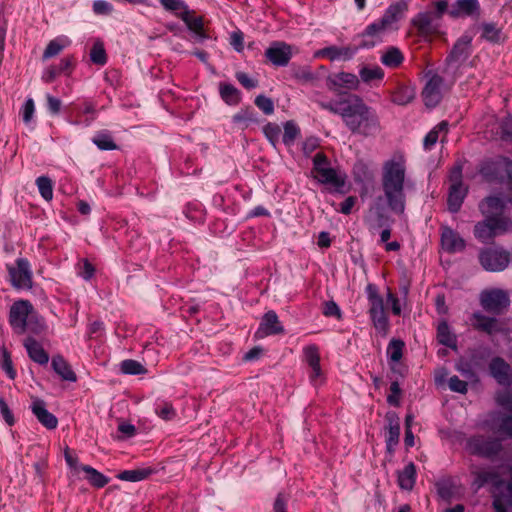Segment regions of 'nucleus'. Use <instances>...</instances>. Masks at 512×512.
Wrapping results in <instances>:
<instances>
[{
  "mask_svg": "<svg viewBox=\"0 0 512 512\" xmlns=\"http://www.w3.org/2000/svg\"><path fill=\"white\" fill-rule=\"evenodd\" d=\"M480 302L484 310L499 314L509 306L510 299L506 291L493 288L480 294Z\"/></svg>",
  "mask_w": 512,
  "mask_h": 512,
  "instance_id": "9b49d317",
  "label": "nucleus"
},
{
  "mask_svg": "<svg viewBox=\"0 0 512 512\" xmlns=\"http://www.w3.org/2000/svg\"><path fill=\"white\" fill-rule=\"evenodd\" d=\"M36 185L38 187L40 195L46 200L50 201L53 198V184L50 178L46 176H40L36 179Z\"/></svg>",
  "mask_w": 512,
  "mask_h": 512,
  "instance_id": "8fccbe9b",
  "label": "nucleus"
},
{
  "mask_svg": "<svg viewBox=\"0 0 512 512\" xmlns=\"http://www.w3.org/2000/svg\"><path fill=\"white\" fill-rule=\"evenodd\" d=\"M289 501L288 495L285 493H279L274 501L273 510L274 512H287L286 507Z\"/></svg>",
  "mask_w": 512,
  "mask_h": 512,
  "instance_id": "774afa93",
  "label": "nucleus"
},
{
  "mask_svg": "<svg viewBox=\"0 0 512 512\" xmlns=\"http://www.w3.org/2000/svg\"><path fill=\"white\" fill-rule=\"evenodd\" d=\"M489 371L499 385L508 387L512 384V367L504 359L493 358L489 364Z\"/></svg>",
  "mask_w": 512,
  "mask_h": 512,
  "instance_id": "6ab92c4d",
  "label": "nucleus"
},
{
  "mask_svg": "<svg viewBox=\"0 0 512 512\" xmlns=\"http://www.w3.org/2000/svg\"><path fill=\"white\" fill-rule=\"evenodd\" d=\"M71 43L72 41L68 36H57L56 38L49 41V43L47 44L43 52V59L46 60L54 56H57L63 49L69 47Z\"/></svg>",
  "mask_w": 512,
  "mask_h": 512,
  "instance_id": "7c9ffc66",
  "label": "nucleus"
},
{
  "mask_svg": "<svg viewBox=\"0 0 512 512\" xmlns=\"http://www.w3.org/2000/svg\"><path fill=\"white\" fill-rule=\"evenodd\" d=\"M303 357L309 367L320 363L319 349L315 344H310L303 348Z\"/></svg>",
  "mask_w": 512,
  "mask_h": 512,
  "instance_id": "603ef678",
  "label": "nucleus"
},
{
  "mask_svg": "<svg viewBox=\"0 0 512 512\" xmlns=\"http://www.w3.org/2000/svg\"><path fill=\"white\" fill-rule=\"evenodd\" d=\"M353 176L356 182L363 183L371 177V174L366 164L357 162L353 167Z\"/></svg>",
  "mask_w": 512,
  "mask_h": 512,
  "instance_id": "4d7b16f0",
  "label": "nucleus"
},
{
  "mask_svg": "<svg viewBox=\"0 0 512 512\" xmlns=\"http://www.w3.org/2000/svg\"><path fill=\"white\" fill-rule=\"evenodd\" d=\"M343 121L353 133L362 135L373 133L379 126L376 113L356 95L349 96V104Z\"/></svg>",
  "mask_w": 512,
  "mask_h": 512,
  "instance_id": "7ed1b4c3",
  "label": "nucleus"
},
{
  "mask_svg": "<svg viewBox=\"0 0 512 512\" xmlns=\"http://www.w3.org/2000/svg\"><path fill=\"white\" fill-rule=\"evenodd\" d=\"M470 472L474 477L471 485L475 490L486 484H498V476L490 469L472 466Z\"/></svg>",
  "mask_w": 512,
  "mask_h": 512,
  "instance_id": "bb28decb",
  "label": "nucleus"
},
{
  "mask_svg": "<svg viewBox=\"0 0 512 512\" xmlns=\"http://www.w3.org/2000/svg\"><path fill=\"white\" fill-rule=\"evenodd\" d=\"M428 81L422 91V98L425 105L433 108L442 99L443 79L437 74H427Z\"/></svg>",
  "mask_w": 512,
  "mask_h": 512,
  "instance_id": "2eb2a0df",
  "label": "nucleus"
},
{
  "mask_svg": "<svg viewBox=\"0 0 512 512\" xmlns=\"http://www.w3.org/2000/svg\"><path fill=\"white\" fill-rule=\"evenodd\" d=\"M300 135V128L294 121L284 123L283 143L290 147Z\"/></svg>",
  "mask_w": 512,
  "mask_h": 512,
  "instance_id": "a18cd8bd",
  "label": "nucleus"
},
{
  "mask_svg": "<svg viewBox=\"0 0 512 512\" xmlns=\"http://www.w3.org/2000/svg\"><path fill=\"white\" fill-rule=\"evenodd\" d=\"M453 484L450 480H443L437 483V492L443 499L451 498L453 494Z\"/></svg>",
  "mask_w": 512,
  "mask_h": 512,
  "instance_id": "0e129e2a",
  "label": "nucleus"
},
{
  "mask_svg": "<svg viewBox=\"0 0 512 512\" xmlns=\"http://www.w3.org/2000/svg\"><path fill=\"white\" fill-rule=\"evenodd\" d=\"M31 409L35 417L44 427L47 429H55L57 427V418L46 409V404L43 400H33Z\"/></svg>",
  "mask_w": 512,
  "mask_h": 512,
  "instance_id": "a878e982",
  "label": "nucleus"
},
{
  "mask_svg": "<svg viewBox=\"0 0 512 512\" xmlns=\"http://www.w3.org/2000/svg\"><path fill=\"white\" fill-rule=\"evenodd\" d=\"M295 51V47L286 42L274 41L265 50V57L274 66L285 67L288 65Z\"/></svg>",
  "mask_w": 512,
  "mask_h": 512,
  "instance_id": "f8f14e48",
  "label": "nucleus"
},
{
  "mask_svg": "<svg viewBox=\"0 0 512 512\" xmlns=\"http://www.w3.org/2000/svg\"><path fill=\"white\" fill-rule=\"evenodd\" d=\"M92 141L100 150L116 149V144L114 143L112 137L106 132L97 133L93 137Z\"/></svg>",
  "mask_w": 512,
  "mask_h": 512,
  "instance_id": "3c124183",
  "label": "nucleus"
},
{
  "mask_svg": "<svg viewBox=\"0 0 512 512\" xmlns=\"http://www.w3.org/2000/svg\"><path fill=\"white\" fill-rule=\"evenodd\" d=\"M481 266L489 272L503 271L510 262L509 253L502 248H486L479 254Z\"/></svg>",
  "mask_w": 512,
  "mask_h": 512,
  "instance_id": "9d476101",
  "label": "nucleus"
},
{
  "mask_svg": "<svg viewBox=\"0 0 512 512\" xmlns=\"http://www.w3.org/2000/svg\"><path fill=\"white\" fill-rule=\"evenodd\" d=\"M453 18L478 17L480 15V4L478 0H456L448 10Z\"/></svg>",
  "mask_w": 512,
  "mask_h": 512,
  "instance_id": "b1692460",
  "label": "nucleus"
},
{
  "mask_svg": "<svg viewBox=\"0 0 512 512\" xmlns=\"http://www.w3.org/2000/svg\"><path fill=\"white\" fill-rule=\"evenodd\" d=\"M470 53L471 38L467 35H464L454 44L453 49L447 58V62L449 65H452L453 63L460 64L469 57Z\"/></svg>",
  "mask_w": 512,
  "mask_h": 512,
  "instance_id": "393cba45",
  "label": "nucleus"
},
{
  "mask_svg": "<svg viewBox=\"0 0 512 512\" xmlns=\"http://www.w3.org/2000/svg\"><path fill=\"white\" fill-rule=\"evenodd\" d=\"M24 347L28 356L39 365H46L49 362V355L42 345L33 337H28L24 341Z\"/></svg>",
  "mask_w": 512,
  "mask_h": 512,
  "instance_id": "cd10ccee",
  "label": "nucleus"
},
{
  "mask_svg": "<svg viewBox=\"0 0 512 512\" xmlns=\"http://www.w3.org/2000/svg\"><path fill=\"white\" fill-rule=\"evenodd\" d=\"M359 46H328L321 49L317 55L330 61H348L357 53Z\"/></svg>",
  "mask_w": 512,
  "mask_h": 512,
  "instance_id": "4be33fe9",
  "label": "nucleus"
},
{
  "mask_svg": "<svg viewBox=\"0 0 512 512\" xmlns=\"http://www.w3.org/2000/svg\"><path fill=\"white\" fill-rule=\"evenodd\" d=\"M463 164L462 160H457L449 173L451 185L448 194V209L453 213L459 211L468 192V188L462 182Z\"/></svg>",
  "mask_w": 512,
  "mask_h": 512,
  "instance_id": "423d86ee",
  "label": "nucleus"
},
{
  "mask_svg": "<svg viewBox=\"0 0 512 512\" xmlns=\"http://www.w3.org/2000/svg\"><path fill=\"white\" fill-rule=\"evenodd\" d=\"M284 333V327L275 311L270 310L264 314L256 331V336L263 338L269 335H277Z\"/></svg>",
  "mask_w": 512,
  "mask_h": 512,
  "instance_id": "412c9836",
  "label": "nucleus"
},
{
  "mask_svg": "<svg viewBox=\"0 0 512 512\" xmlns=\"http://www.w3.org/2000/svg\"><path fill=\"white\" fill-rule=\"evenodd\" d=\"M0 414L3 420L9 425L12 426L15 423V419L12 411L10 410L8 404L4 400L3 397H0Z\"/></svg>",
  "mask_w": 512,
  "mask_h": 512,
  "instance_id": "69168bd1",
  "label": "nucleus"
},
{
  "mask_svg": "<svg viewBox=\"0 0 512 512\" xmlns=\"http://www.w3.org/2000/svg\"><path fill=\"white\" fill-rule=\"evenodd\" d=\"M367 299L369 301V315L375 329L385 335L389 329V320L384 308V300L373 284L366 287Z\"/></svg>",
  "mask_w": 512,
  "mask_h": 512,
  "instance_id": "39448f33",
  "label": "nucleus"
},
{
  "mask_svg": "<svg viewBox=\"0 0 512 512\" xmlns=\"http://www.w3.org/2000/svg\"><path fill=\"white\" fill-rule=\"evenodd\" d=\"M408 9V5L405 1L400 0L392 3L384 12L380 20L389 31L397 29V23L403 18L405 12Z\"/></svg>",
  "mask_w": 512,
  "mask_h": 512,
  "instance_id": "5701e85b",
  "label": "nucleus"
},
{
  "mask_svg": "<svg viewBox=\"0 0 512 512\" xmlns=\"http://www.w3.org/2000/svg\"><path fill=\"white\" fill-rule=\"evenodd\" d=\"M441 246L448 253H458L465 249L466 242L458 232L443 225L441 226Z\"/></svg>",
  "mask_w": 512,
  "mask_h": 512,
  "instance_id": "a211bd4d",
  "label": "nucleus"
},
{
  "mask_svg": "<svg viewBox=\"0 0 512 512\" xmlns=\"http://www.w3.org/2000/svg\"><path fill=\"white\" fill-rule=\"evenodd\" d=\"M480 426L502 437H512V416L501 412H492Z\"/></svg>",
  "mask_w": 512,
  "mask_h": 512,
  "instance_id": "ddd939ff",
  "label": "nucleus"
},
{
  "mask_svg": "<svg viewBox=\"0 0 512 512\" xmlns=\"http://www.w3.org/2000/svg\"><path fill=\"white\" fill-rule=\"evenodd\" d=\"M232 121L234 124L238 125L241 129H245L248 127L251 123H256L257 118L254 110L250 107L241 109L239 112H237L233 118Z\"/></svg>",
  "mask_w": 512,
  "mask_h": 512,
  "instance_id": "58836bf2",
  "label": "nucleus"
},
{
  "mask_svg": "<svg viewBox=\"0 0 512 512\" xmlns=\"http://www.w3.org/2000/svg\"><path fill=\"white\" fill-rule=\"evenodd\" d=\"M437 339L441 344L449 348H456V336L452 333L449 325L446 322H441L438 325Z\"/></svg>",
  "mask_w": 512,
  "mask_h": 512,
  "instance_id": "c9c22d12",
  "label": "nucleus"
},
{
  "mask_svg": "<svg viewBox=\"0 0 512 512\" xmlns=\"http://www.w3.org/2000/svg\"><path fill=\"white\" fill-rule=\"evenodd\" d=\"M404 60L402 52L397 47L388 48L381 56V62L387 67H398Z\"/></svg>",
  "mask_w": 512,
  "mask_h": 512,
  "instance_id": "4c0bfd02",
  "label": "nucleus"
},
{
  "mask_svg": "<svg viewBox=\"0 0 512 512\" xmlns=\"http://www.w3.org/2000/svg\"><path fill=\"white\" fill-rule=\"evenodd\" d=\"M219 94L221 99L230 106H236L241 101L240 91L229 83L219 84Z\"/></svg>",
  "mask_w": 512,
  "mask_h": 512,
  "instance_id": "473e14b6",
  "label": "nucleus"
},
{
  "mask_svg": "<svg viewBox=\"0 0 512 512\" xmlns=\"http://www.w3.org/2000/svg\"><path fill=\"white\" fill-rule=\"evenodd\" d=\"M154 412L158 417L165 421L172 420L176 417V410L173 405L165 400H157L155 402Z\"/></svg>",
  "mask_w": 512,
  "mask_h": 512,
  "instance_id": "a19ab883",
  "label": "nucleus"
},
{
  "mask_svg": "<svg viewBox=\"0 0 512 512\" xmlns=\"http://www.w3.org/2000/svg\"><path fill=\"white\" fill-rule=\"evenodd\" d=\"M501 170H503L506 173L507 178L509 180V184L511 185V196L504 197L502 195H496V197H502L505 200H508L512 198V161L506 157H501L496 162L486 163L481 168L480 172L486 179L490 180L493 178H498V176H500V178H503V175H500Z\"/></svg>",
  "mask_w": 512,
  "mask_h": 512,
  "instance_id": "4468645a",
  "label": "nucleus"
},
{
  "mask_svg": "<svg viewBox=\"0 0 512 512\" xmlns=\"http://www.w3.org/2000/svg\"><path fill=\"white\" fill-rule=\"evenodd\" d=\"M35 113V104L32 98L26 99L24 102L22 108H21V115L22 119L25 124H29L34 116Z\"/></svg>",
  "mask_w": 512,
  "mask_h": 512,
  "instance_id": "bf43d9fd",
  "label": "nucleus"
},
{
  "mask_svg": "<svg viewBox=\"0 0 512 512\" xmlns=\"http://www.w3.org/2000/svg\"><path fill=\"white\" fill-rule=\"evenodd\" d=\"M404 342L399 339H392L387 346V357L390 364L398 363L403 355Z\"/></svg>",
  "mask_w": 512,
  "mask_h": 512,
  "instance_id": "79ce46f5",
  "label": "nucleus"
},
{
  "mask_svg": "<svg viewBox=\"0 0 512 512\" xmlns=\"http://www.w3.org/2000/svg\"><path fill=\"white\" fill-rule=\"evenodd\" d=\"M479 209L485 220L478 222L474 227V236L482 243H488L495 236L512 232V220L504 216L512 210V198L505 200L502 197L489 196L483 200Z\"/></svg>",
  "mask_w": 512,
  "mask_h": 512,
  "instance_id": "f257e3e1",
  "label": "nucleus"
},
{
  "mask_svg": "<svg viewBox=\"0 0 512 512\" xmlns=\"http://www.w3.org/2000/svg\"><path fill=\"white\" fill-rule=\"evenodd\" d=\"M415 480L416 468L415 465L410 462L398 473V484L401 489L411 490L415 484Z\"/></svg>",
  "mask_w": 512,
  "mask_h": 512,
  "instance_id": "f704fd0d",
  "label": "nucleus"
},
{
  "mask_svg": "<svg viewBox=\"0 0 512 512\" xmlns=\"http://www.w3.org/2000/svg\"><path fill=\"white\" fill-rule=\"evenodd\" d=\"M152 472L151 468L124 470L118 475V478L122 481L138 482L146 479Z\"/></svg>",
  "mask_w": 512,
  "mask_h": 512,
  "instance_id": "ea45409f",
  "label": "nucleus"
},
{
  "mask_svg": "<svg viewBox=\"0 0 512 512\" xmlns=\"http://www.w3.org/2000/svg\"><path fill=\"white\" fill-rule=\"evenodd\" d=\"M349 104V97L336 102L322 103V107L334 114H338L344 119V115Z\"/></svg>",
  "mask_w": 512,
  "mask_h": 512,
  "instance_id": "864d4df0",
  "label": "nucleus"
},
{
  "mask_svg": "<svg viewBox=\"0 0 512 512\" xmlns=\"http://www.w3.org/2000/svg\"><path fill=\"white\" fill-rule=\"evenodd\" d=\"M90 60L99 66H103L107 62V55L102 41L97 40L94 42L90 50Z\"/></svg>",
  "mask_w": 512,
  "mask_h": 512,
  "instance_id": "49530a36",
  "label": "nucleus"
},
{
  "mask_svg": "<svg viewBox=\"0 0 512 512\" xmlns=\"http://www.w3.org/2000/svg\"><path fill=\"white\" fill-rule=\"evenodd\" d=\"M51 365L54 372L59 375L63 381L75 382L77 380L75 372L61 355L54 356Z\"/></svg>",
  "mask_w": 512,
  "mask_h": 512,
  "instance_id": "c756f323",
  "label": "nucleus"
},
{
  "mask_svg": "<svg viewBox=\"0 0 512 512\" xmlns=\"http://www.w3.org/2000/svg\"><path fill=\"white\" fill-rule=\"evenodd\" d=\"M164 9L172 12L181 13L185 11L188 6L183 0H159Z\"/></svg>",
  "mask_w": 512,
  "mask_h": 512,
  "instance_id": "052dcab7",
  "label": "nucleus"
},
{
  "mask_svg": "<svg viewBox=\"0 0 512 512\" xmlns=\"http://www.w3.org/2000/svg\"><path fill=\"white\" fill-rule=\"evenodd\" d=\"M496 402L499 406L512 412V389L497 393Z\"/></svg>",
  "mask_w": 512,
  "mask_h": 512,
  "instance_id": "680f3d73",
  "label": "nucleus"
},
{
  "mask_svg": "<svg viewBox=\"0 0 512 512\" xmlns=\"http://www.w3.org/2000/svg\"><path fill=\"white\" fill-rule=\"evenodd\" d=\"M10 282L12 286L19 290H29L32 288V270L30 263L25 258H18L15 265L7 267Z\"/></svg>",
  "mask_w": 512,
  "mask_h": 512,
  "instance_id": "1a4fd4ad",
  "label": "nucleus"
},
{
  "mask_svg": "<svg viewBox=\"0 0 512 512\" xmlns=\"http://www.w3.org/2000/svg\"><path fill=\"white\" fill-rule=\"evenodd\" d=\"M465 449L472 455L490 458L501 450V443L498 439L475 435L467 439Z\"/></svg>",
  "mask_w": 512,
  "mask_h": 512,
  "instance_id": "0eeeda50",
  "label": "nucleus"
},
{
  "mask_svg": "<svg viewBox=\"0 0 512 512\" xmlns=\"http://www.w3.org/2000/svg\"><path fill=\"white\" fill-rule=\"evenodd\" d=\"M359 75L363 82L370 83L373 80H382L384 77V71L377 65L364 66L359 70Z\"/></svg>",
  "mask_w": 512,
  "mask_h": 512,
  "instance_id": "37998d69",
  "label": "nucleus"
},
{
  "mask_svg": "<svg viewBox=\"0 0 512 512\" xmlns=\"http://www.w3.org/2000/svg\"><path fill=\"white\" fill-rule=\"evenodd\" d=\"M34 312L32 304L28 300H18L10 308L9 324L17 334L27 331V323Z\"/></svg>",
  "mask_w": 512,
  "mask_h": 512,
  "instance_id": "6e6552de",
  "label": "nucleus"
},
{
  "mask_svg": "<svg viewBox=\"0 0 512 512\" xmlns=\"http://www.w3.org/2000/svg\"><path fill=\"white\" fill-rule=\"evenodd\" d=\"M435 18L436 15L432 12H420L412 19V24L421 35L426 36L435 31L436 27L433 24Z\"/></svg>",
  "mask_w": 512,
  "mask_h": 512,
  "instance_id": "c85d7f7f",
  "label": "nucleus"
},
{
  "mask_svg": "<svg viewBox=\"0 0 512 512\" xmlns=\"http://www.w3.org/2000/svg\"><path fill=\"white\" fill-rule=\"evenodd\" d=\"M178 17L186 24L189 30L193 31L198 35H202L203 33V18L200 16H195L194 12L190 11L187 8L185 11L181 13H177Z\"/></svg>",
  "mask_w": 512,
  "mask_h": 512,
  "instance_id": "72a5a7b5",
  "label": "nucleus"
},
{
  "mask_svg": "<svg viewBox=\"0 0 512 512\" xmlns=\"http://www.w3.org/2000/svg\"><path fill=\"white\" fill-rule=\"evenodd\" d=\"M81 469L87 474L89 482L97 488H102L109 482L106 476L91 466L83 465Z\"/></svg>",
  "mask_w": 512,
  "mask_h": 512,
  "instance_id": "c03bdc74",
  "label": "nucleus"
},
{
  "mask_svg": "<svg viewBox=\"0 0 512 512\" xmlns=\"http://www.w3.org/2000/svg\"><path fill=\"white\" fill-rule=\"evenodd\" d=\"M319 146L317 137H308L302 144V150L305 156H310Z\"/></svg>",
  "mask_w": 512,
  "mask_h": 512,
  "instance_id": "338daca9",
  "label": "nucleus"
},
{
  "mask_svg": "<svg viewBox=\"0 0 512 512\" xmlns=\"http://www.w3.org/2000/svg\"><path fill=\"white\" fill-rule=\"evenodd\" d=\"M120 370L127 375H141L146 373L145 367L138 361L133 359L123 360L120 363Z\"/></svg>",
  "mask_w": 512,
  "mask_h": 512,
  "instance_id": "09e8293b",
  "label": "nucleus"
},
{
  "mask_svg": "<svg viewBox=\"0 0 512 512\" xmlns=\"http://www.w3.org/2000/svg\"><path fill=\"white\" fill-rule=\"evenodd\" d=\"M472 324L476 329L488 334H493L499 330V323L495 318L487 317L479 312L473 314Z\"/></svg>",
  "mask_w": 512,
  "mask_h": 512,
  "instance_id": "2f4dec72",
  "label": "nucleus"
},
{
  "mask_svg": "<svg viewBox=\"0 0 512 512\" xmlns=\"http://www.w3.org/2000/svg\"><path fill=\"white\" fill-rule=\"evenodd\" d=\"M312 177L320 184L329 185L335 191L343 193L347 175L338 167H333L328 157L317 152L313 157Z\"/></svg>",
  "mask_w": 512,
  "mask_h": 512,
  "instance_id": "20e7f679",
  "label": "nucleus"
},
{
  "mask_svg": "<svg viewBox=\"0 0 512 512\" xmlns=\"http://www.w3.org/2000/svg\"><path fill=\"white\" fill-rule=\"evenodd\" d=\"M406 160L395 155L384 162L381 185L388 208L396 214H403L406 207L405 182Z\"/></svg>",
  "mask_w": 512,
  "mask_h": 512,
  "instance_id": "f03ea898",
  "label": "nucleus"
},
{
  "mask_svg": "<svg viewBox=\"0 0 512 512\" xmlns=\"http://www.w3.org/2000/svg\"><path fill=\"white\" fill-rule=\"evenodd\" d=\"M254 103L265 115L274 113V103L270 98L259 95L255 98Z\"/></svg>",
  "mask_w": 512,
  "mask_h": 512,
  "instance_id": "13d9d810",
  "label": "nucleus"
},
{
  "mask_svg": "<svg viewBox=\"0 0 512 512\" xmlns=\"http://www.w3.org/2000/svg\"><path fill=\"white\" fill-rule=\"evenodd\" d=\"M112 11V4L105 0H95L93 2V12L97 15H109Z\"/></svg>",
  "mask_w": 512,
  "mask_h": 512,
  "instance_id": "e2e57ef3",
  "label": "nucleus"
},
{
  "mask_svg": "<svg viewBox=\"0 0 512 512\" xmlns=\"http://www.w3.org/2000/svg\"><path fill=\"white\" fill-rule=\"evenodd\" d=\"M390 32L387 27L382 24L380 19L369 24L361 34L360 48H372L382 41L383 36Z\"/></svg>",
  "mask_w": 512,
  "mask_h": 512,
  "instance_id": "f3484780",
  "label": "nucleus"
},
{
  "mask_svg": "<svg viewBox=\"0 0 512 512\" xmlns=\"http://www.w3.org/2000/svg\"><path fill=\"white\" fill-rule=\"evenodd\" d=\"M27 324V331H30L35 334H39L45 329L44 319L40 317L35 310L32 313Z\"/></svg>",
  "mask_w": 512,
  "mask_h": 512,
  "instance_id": "6e6d98bb",
  "label": "nucleus"
},
{
  "mask_svg": "<svg viewBox=\"0 0 512 512\" xmlns=\"http://www.w3.org/2000/svg\"><path fill=\"white\" fill-rule=\"evenodd\" d=\"M357 75L349 72H337L329 75L327 84L329 89L341 93L344 90H356L359 86Z\"/></svg>",
  "mask_w": 512,
  "mask_h": 512,
  "instance_id": "dca6fc26",
  "label": "nucleus"
},
{
  "mask_svg": "<svg viewBox=\"0 0 512 512\" xmlns=\"http://www.w3.org/2000/svg\"><path fill=\"white\" fill-rule=\"evenodd\" d=\"M263 133L269 142L275 147L280 139L281 128L276 123H268L263 127Z\"/></svg>",
  "mask_w": 512,
  "mask_h": 512,
  "instance_id": "5fc2aeb1",
  "label": "nucleus"
},
{
  "mask_svg": "<svg viewBox=\"0 0 512 512\" xmlns=\"http://www.w3.org/2000/svg\"><path fill=\"white\" fill-rule=\"evenodd\" d=\"M385 418L387 421V425L385 427L386 448L390 453H392L399 443L400 419L398 415L393 411L387 412Z\"/></svg>",
  "mask_w": 512,
  "mask_h": 512,
  "instance_id": "aec40b11",
  "label": "nucleus"
},
{
  "mask_svg": "<svg viewBox=\"0 0 512 512\" xmlns=\"http://www.w3.org/2000/svg\"><path fill=\"white\" fill-rule=\"evenodd\" d=\"M415 97V92L409 87H399L392 95V102L397 105H406Z\"/></svg>",
  "mask_w": 512,
  "mask_h": 512,
  "instance_id": "de8ad7c7",
  "label": "nucleus"
},
{
  "mask_svg": "<svg viewBox=\"0 0 512 512\" xmlns=\"http://www.w3.org/2000/svg\"><path fill=\"white\" fill-rule=\"evenodd\" d=\"M448 132V123L446 121L440 122L436 125L424 138L423 146L425 150H431L437 143L440 133L444 135Z\"/></svg>",
  "mask_w": 512,
  "mask_h": 512,
  "instance_id": "e433bc0d",
  "label": "nucleus"
}]
</instances>
